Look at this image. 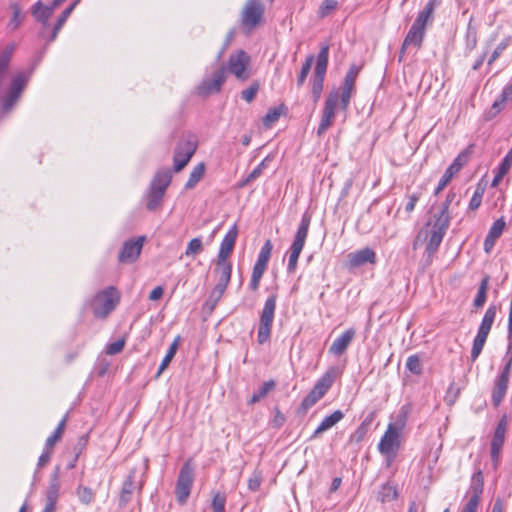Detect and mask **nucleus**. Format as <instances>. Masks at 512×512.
I'll return each instance as SVG.
<instances>
[{"instance_id": "5fc2aeb1", "label": "nucleus", "mask_w": 512, "mask_h": 512, "mask_svg": "<svg viewBox=\"0 0 512 512\" xmlns=\"http://www.w3.org/2000/svg\"><path fill=\"white\" fill-rule=\"evenodd\" d=\"M260 85L257 81H254L248 88L242 90L241 97L246 102L250 103L254 100L256 94L258 93Z\"/></svg>"}, {"instance_id": "f704fd0d", "label": "nucleus", "mask_w": 512, "mask_h": 512, "mask_svg": "<svg viewBox=\"0 0 512 512\" xmlns=\"http://www.w3.org/2000/svg\"><path fill=\"white\" fill-rule=\"evenodd\" d=\"M205 173V164L203 162L197 164L191 171L189 178L185 184V189H193L203 178Z\"/></svg>"}, {"instance_id": "58836bf2", "label": "nucleus", "mask_w": 512, "mask_h": 512, "mask_svg": "<svg viewBox=\"0 0 512 512\" xmlns=\"http://www.w3.org/2000/svg\"><path fill=\"white\" fill-rule=\"evenodd\" d=\"M488 284L489 276H485L480 282L476 297L473 301V306L475 308H481L485 304L487 299Z\"/></svg>"}, {"instance_id": "680f3d73", "label": "nucleus", "mask_w": 512, "mask_h": 512, "mask_svg": "<svg viewBox=\"0 0 512 512\" xmlns=\"http://www.w3.org/2000/svg\"><path fill=\"white\" fill-rule=\"evenodd\" d=\"M483 197V191H480L479 189H476L473 193L470 202H469V208L471 210H476L480 207Z\"/></svg>"}, {"instance_id": "864d4df0", "label": "nucleus", "mask_w": 512, "mask_h": 512, "mask_svg": "<svg viewBox=\"0 0 512 512\" xmlns=\"http://www.w3.org/2000/svg\"><path fill=\"white\" fill-rule=\"evenodd\" d=\"M338 2L336 0H323L318 9V16L320 18L327 17L332 11L336 10Z\"/></svg>"}, {"instance_id": "37998d69", "label": "nucleus", "mask_w": 512, "mask_h": 512, "mask_svg": "<svg viewBox=\"0 0 512 512\" xmlns=\"http://www.w3.org/2000/svg\"><path fill=\"white\" fill-rule=\"evenodd\" d=\"M315 57L314 55H308L301 67V70L297 76V86L300 88L304 85L308 74L310 73L311 67L314 63Z\"/></svg>"}, {"instance_id": "f03ea898", "label": "nucleus", "mask_w": 512, "mask_h": 512, "mask_svg": "<svg viewBox=\"0 0 512 512\" xmlns=\"http://www.w3.org/2000/svg\"><path fill=\"white\" fill-rule=\"evenodd\" d=\"M404 427L405 421L402 418L395 422H391L389 423L386 432L380 439L378 450L387 458L389 462L392 461L397 455V451L401 443L400 437Z\"/></svg>"}, {"instance_id": "a19ab883", "label": "nucleus", "mask_w": 512, "mask_h": 512, "mask_svg": "<svg viewBox=\"0 0 512 512\" xmlns=\"http://www.w3.org/2000/svg\"><path fill=\"white\" fill-rule=\"evenodd\" d=\"M274 387H275V382L273 380H269V381L264 382L252 394L249 402L250 403L259 402L261 399L265 398L267 396V394L274 389Z\"/></svg>"}, {"instance_id": "473e14b6", "label": "nucleus", "mask_w": 512, "mask_h": 512, "mask_svg": "<svg viewBox=\"0 0 512 512\" xmlns=\"http://www.w3.org/2000/svg\"><path fill=\"white\" fill-rule=\"evenodd\" d=\"M497 313V307L491 304L482 318L478 331L489 334Z\"/></svg>"}, {"instance_id": "c756f323", "label": "nucleus", "mask_w": 512, "mask_h": 512, "mask_svg": "<svg viewBox=\"0 0 512 512\" xmlns=\"http://www.w3.org/2000/svg\"><path fill=\"white\" fill-rule=\"evenodd\" d=\"M451 221V216L449 213L437 212L432 216L431 221L427 223L428 226H431V229L447 232Z\"/></svg>"}, {"instance_id": "9b49d317", "label": "nucleus", "mask_w": 512, "mask_h": 512, "mask_svg": "<svg viewBox=\"0 0 512 512\" xmlns=\"http://www.w3.org/2000/svg\"><path fill=\"white\" fill-rule=\"evenodd\" d=\"M194 480V468L190 461L183 464L180 469L176 483V497L179 503L183 504L187 501Z\"/></svg>"}, {"instance_id": "de8ad7c7", "label": "nucleus", "mask_w": 512, "mask_h": 512, "mask_svg": "<svg viewBox=\"0 0 512 512\" xmlns=\"http://www.w3.org/2000/svg\"><path fill=\"white\" fill-rule=\"evenodd\" d=\"M512 99V82L504 87L500 95V99L494 101L492 107L497 111H500L505 103Z\"/></svg>"}, {"instance_id": "b1692460", "label": "nucleus", "mask_w": 512, "mask_h": 512, "mask_svg": "<svg viewBox=\"0 0 512 512\" xmlns=\"http://www.w3.org/2000/svg\"><path fill=\"white\" fill-rule=\"evenodd\" d=\"M440 4V0H429L425 7L418 13L414 25L426 30L428 24H431L434 19L435 8Z\"/></svg>"}, {"instance_id": "1a4fd4ad", "label": "nucleus", "mask_w": 512, "mask_h": 512, "mask_svg": "<svg viewBox=\"0 0 512 512\" xmlns=\"http://www.w3.org/2000/svg\"><path fill=\"white\" fill-rule=\"evenodd\" d=\"M250 56L244 50H238L229 56L226 72L233 74L239 81H246L250 77Z\"/></svg>"}, {"instance_id": "a18cd8bd", "label": "nucleus", "mask_w": 512, "mask_h": 512, "mask_svg": "<svg viewBox=\"0 0 512 512\" xmlns=\"http://www.w3.org/2000/svg\"><path fill=\"white\" fill-rule=\"evenodd\" d=\"M76 495L79 501L84 505H89L94 501L95 494L89 487L79 485L76 489Z\"/></svg>"}, {"instance_id": "dca6fc26", "label": "nucleus", "mask_w": 512, "mask_h": 512, "mask_svg": "<svg viewBox=\"0 0 512 512\" xmlns=\"http://www.w3.org/2000/svg\"><path fill=\"white\" fill-rule=\"evenodd\" d=\"M226 80V68L221 66L218 68L212 78H205L198 86V93L203 96L216 94L220 92L223 83Z\"/></svg>"}, {"instance_id": "09e8293b", "label": "nucleus", "mask_w": 512, "mask_h": 512, "mask_svg": "<svg viewBox=\"0 0 512 512\" xmlns=\"http://www.w3.org/2000/svg\"><path fill=\"white\" fill-rule=\"evenodd\" d=\"M203 251V243L202 239L200 237L193 238L189 241L186 250L185 255L187 257H194L197 254L201 253Z\"/></svg>"}, {"instance_id": "20e7f679", "label": "nucleus", "mask_w": 512, "mask_h": 512, "mask_svg": "<svg viewBox=\"0 0 512 512\" xmlns=\"http://www.w3.org/2000/svg\"><path fill=\"white\" fill-rule=\"evenodd\" d=\"M329 45H322L316 57V65L311 78V93L314 103H317L322 95L325 75L328 68Z\"/></svg>"}, {"instance_id": "423d86ee", "label": "nucleus", "mask_w": 512, "mask_h": 512, "mask_svg": "<svg viewBox=\"0 0 512 512\" xmlns=\"http://www.w3.org/2000/svg\"><path fill=\"white\" fill-rule=\"evenodd\" d=\"M336 378V369H328L315 383L312 390L302 400L301 406L308 409L314 406L331 388Z\"/></svg>"}, {"instance_id": "6e6552de", "label": "nucleus", "mask_w": 512, "mask_h": 512, "mask_svg": "<svg viewBox=\"0 0 512 512\" xmlns=\"http://www.w3.org/2000/svg\"><path fill=\"white\" fill-rule=\"evenodd\" d=\"M197 149V140L195 136L188 135L183 137L177 144L174 152V170L181 171L190 161Z\"/></svg>"}, {"instance_id": "72a5a7b5", "label": "nucleus", "mask_w": 512, "mask_h": 512, "mask_svg": "<svg viewBox=\"0 0 512 512\" xmlns=\"http://www.w3.org/2000/svg\"><path fill=\"white\" fill-rule=\"evenodd\" d=\"M445 234L446 232L430 229L426 244V251L429 254H434L438 250Z\"/></svg>"}, {"instance_id": "052dcab7", "label": "nucleus", "mask_w": 512, "mask_h": 512, "mask_svg": "<svg viewBox=\"0 0 512 512\" xmlns=\"http://www.w3.org/2000/svg\"><path fill=\"white\" fill-rule=\"evenodd\" d=\"M504 366L501 369V374L510 376L511 368H512V351L511 347L508 348V351L503 357Z\"/></svg>"}, {"instance_id": "e2e57ef3", "label": "nucleus", "mask_w": 512, "mask_h": 512, "mask_svg": "<svg viewBox=\"0 0 512 512\" xmlns=\"http://www.w3.org/2000/svg\"><path fill=\"white\" fill-rule=\"evenodd\" d=\"M498 168L501 169V172H506L512 168V148L507 152L505 157L502 159L501 163L499 164Z\"/></svg>"}, {"instance_id": "f257e3e1", "label": "nucleus", "mask_w": 512, "mask_h": 512, "mask_svg": "<svg viewBox=\"0 0 512 512\" xmlns=\"http://www.w3.org/2000/svg\"><path fill=\"white\" fill-rule=\"evenodd\" d=\"M30 75L31 72L21 71L11 77L8 87L0 94V117L7 115L15 107L28 84Z\"/></svg>"}, {"instance_id": "bf43d9fd", "label": "nucleus", "mask_w": 512, "mask_h": 512, "mask_svg": "<svg viewBox=\"0 0 512 512\" xmlns=\"http://www.w3.org/2000/svg\"><path fill=\"white\" fill-rule=\"evenodd\" d=\"M124 345H125L124 339H118V340L107 345L106 353L109 355L118 354L123 350Z\"/></svg>"}, {"instance_id": "a878e982", "label": "nucleus", "mask_w": 512, "mask_h": 512, "mask_svg": "<svg viewBox=\"0 0 512 512\" xmlns=\"http://www.w3.org/2000/svg\"><path fill=\"white\" fill-rule=\"evenodd\" d=\"M136 488H137L136 472L130 471V473L126 477V479L123 483V486H122V490H121V494H120V498H119V507L120 508H125L126 505L131 501L132 495Z\"/></svg>"}, {"instance_id": "bb28decb", "label": "nucleus", "mask_w": 512, "mask_h": 512, "mask_svg": "<svg viewBox=\"0 0 512 512\" xmlns=\"http://www.w3.org/2000/svg\"><path fill=\"white\" fill-rule=\"evenodd\" d=\"M52 5H44L42 1H37L31 9L33 17L44 27L48 26V21L54 12Z\"/></svg>"}, {"instance_id": "774afa93", "label": "nucleus", "mask_w": 512, "mask_h": 512, "mask_svg": "<svg viewBox=\"0 0 512 512\" xmlns=\"http://www.w3.org/2000/svg\"><path fill=\"white\" fill-rule=\"evenodd\" d=\"M352 93H353V91H351V90L342 89L341 95L339 97H340L341 107L343 110L347 109V107L350 103Z\"/></svg>"}, {"instance_id": "3c124183", "label": "nucleus", "mask_w": 512, "mask_h": 512, "mask_svg": "<svg viewBox=\"0 0 512 512\" xmlns=\"http://www.w3.org/2000/svg\"><path fill=\"white\" fill-rule=\"evenodd\" d=\"M10 8L13 12V15L10 22L8 23V28L11 30H16L19 27L23 18L21 14V7L19 6L18 3H12Z\"/></svg>"}, {"instance_id": "393cba45", "label": "nucleus", "mask_w": 512, "mask_h": 512, "mask_svg": "<svg viewBox=\"0 0 512 512\" xmlns=\"http://www.w3.org/2000/svg\"><path fill=\"white\" fill-rule=\"evenodd\" d=\"M272 249H273L272 242L270 239H267L260 249L257 260L253 266L252 273L259 274V275L263 276V274L267 268L269 259L271 257Z\"/></svg>"}, {"instance_id": "f8f14e48", "label": "nucleus", "mask_w": 512, "mask_h": 512, "mask_svg": "<svg viewBox=\"0 0 512 512\" xmlns=\"http://www.w3.org/2000/svg\"><path fill=\"white\" fill-rule=\"evenodd\" d=\"M507 432V419L501 418V420L498 422L493 436L491 440V449H490V457L493 464L494 469H497L499 463H500V455L502 451V447L505 442Z\"/></svg>"}, {"instance_id": "ea45409f", "label": "nucleus", "mask_w": 512, "mask_h": 512, "mask_svg": "<svg viewBox=\"0 0 512 512\" xmlns=\"http://www.w3.org/2000/svg\"><path fill=\"white\" fill-rule=\"evenodd\" d=\"M164 194L165 193L162 192V190L150 187L149 193L147 195V209L149 211L156 210L161 205Z\"/></svg>"}, {"instance_id": "338daca9", "label": "nucleus", "mask_w": 512, "mask_h": 512, "mask_svg": "<svg viewBox=\"0 0 512 512\" xmlns=\"http://www.w3.org/2000/svg\"><path fill=\"white\" fill-rule=\"evenodd\" d=\"M419 198H420V195L416 194V193H413L408 196V202L405 205V211L407 213H411L414 210Z\"/></svg>"}, {"instance_id": "a211bd4d", "label": "nucleus", "mask_w": 512, "mask_h": 512, "mask_svg": "<svg viewBox=\"0 0 512 512\" xmlns=\"http://www.w3.org/2000/svg\"><path fill=\"white\" fill-rule=\"evenodd\" d=\"M263 15V7L255 0H249L243 10L242 22L245 26H256Z\"/></svg>"}, {"instance_id": "5701e85b", "label": "nucleus", "mask_w": 512, "mask_h": 512, "mask_svg": "<svg viewBox=\"0 0 512 512\" xmlns=\"http://www.w3.org/2000/svg\"><path fill=\"white\" fill-rule=\"evenodd\" d=\"M505 226L506 222L503 217L493 222L484 240L483 248L486 253H490L492 251L495 242L502 235Z\"/></svg>"}, {"instance_id": "49530a36", "label": "nucleus", "mask_w": 512, "mask_h": 512, "mask_svg": "<svg viewBox=\"0 0 512 512\" xmlns=\"http://www.w3.org/2000/svg\"><path fill=\"white\" fill-rule=\"evenodd\" d=\"M512 40L511 36L505 37L494 49L491 56L489 57L487 64L491 66L503 53V51L510 45Z\"/></svg>"}, {"instance_id": "c85d7f7f", "label": "nucleus", "mask_w": 512, "mask_h": 512, "mask_svg": "<svg viewBox=\"0 0 512 512\" xmlns=\"http://www.w3.org/2000/svg\"><path fill=\"white\" fill-rule=\"evenodd\" d=\"M60 489V481H59V467H56L55 471L52 473L49 481V486L46 492V503L47 504H57L58 495Z\"/></svg>"}, {"instance_id": "e433bc0d", "label": "nucleus", "mask_w": 512, "mask_h": 512, "mask_svg": "<svg viewBox=\"0 0 512 512\" xmlns=\"http://www.w3.org/2000/svg\"><path fill=\"white\" fill-rule=\"evenodd\" d=\"M179 342H180V336H177L174 339V341L171 343L165 357L163 358V360L158 368L156 376H160L163 373V371L168 367V365L170 364V362L172 361V359L174 358V356L178 350Z\"/></svg>"}, {"instance_id": "7c9ffc66", "label": "nucleus", "mask_w": 512, "mask_h": 512, "mask_svg": "<svg viewBox=\"0 0 512 512\" xmlns=\"http://www.w3.org/2000/svg\"><path fill=\"white\" fill-rule=\"evenodd\" d=\"M172 174L168 169L159 170L150 183L151 188L160 189L165 193L171 182Z\"/></svg>"}, {"instance_id": "9d476101", "label": "nucleus", "mask_w": 512, "mask_h": 512, "mask_svg": "<svg viewBox=\"0 0 512 512\" xmlns=\"http://www.w3.org/2000/svg\"><path fill=\"white\" fill-rule=\"evenodd\" d=\"M484 489V476L480 469L475 471L471 477L467 495V503L463 506L461 512H477L481 495Z\"/></svg>"}, {"instance_id": "ddd939ff", "label": "nucleus", "mask_w": 512, "mask_h": 512, "mask_svg": "<svg viewBox=\"0 0 512 512\" xmlns=\"http://www.w3.org/2000/svg\"><path fill=\"white\" fill-rule=\"evenodd\" d=\"M339 100V92L334 90L329 93L325 100L324 109L322 112V117L317 129V135L322 136L327 129L331 126L333 119L335 117V110Z\"/></svg>"}, {"instance_id": "4be33fe9", "label": "nucleus", "mask_w": 512, "mask_h": 512, "mask_svg": "<svg viewBox=\"0 0 512 512\" xmlns=\"http://www.w3.org/2000/svg\"><path fill=\"white\" fill-rule=\"evenodd\" d=\"M510 376L499 373L495 378L491 390V400L494 406H499L503 401L509 386Z\"/></svg>"}, {"instance_id": "4c0bfd02", "label": "nucleus", "mask_w": 512, "mask_h": 512, "mask_svg": "<svg viewBox=\"0 0 512 512\" xmlns=\"http://www.w3.org/2000/svg\"><path fill=\"white\" fill-rule=\"evenodd\" d=\"M489 334L477 331L471 349V361L474 362L481 354Z\"/></svg>"}, {"instance_id": "c9c22d12", "label": "nucleus", "mask_w": 512, "mask_h": 512, "mask_svg": "<svg viewBox=\"0 0 512 512\" xmlns=\"http://www.w3.org/2000/svg\"><path fill=\"white\" fill-rule=\"evenodd\" d=\"M397 497H398L397 488H396V486H394L390 483H386V484L382 485L378 492V495H377V499L379 501H381L382 503L391 502V501L397 499Z\"/></svg>"}, {"instance_id": "4d7b16f0", "label": "nucleus", "mask_w": 512, "mask_h": 512, "mask_svg": "<svg viewBox=\"0 0 512 512\" xmlns=\"http://www.w3.org/2000/svg\"><path fill=\"white\" fill-rule=\"evenodd\" d=\"M341 418H324L320 425L314 431L313 437H317L324 431L333 427Z\"/></svg>"}, {"instance_id": "6e6d98bb", "label": "nucleus", "mask_w": 512, "mask_h": 512, "mask_svg": "<svg viewBox=\"0 0 512 512\" xmlns=\"http://www.w3.org/2000/svg\"><path fill=\"white\" fill-rule=\"evenodd\" d=\"M226 505V496L224 494L216 493L212 499L213 512H224Z\"/></svg>"}, {"instance_id": "8fccbe9b", "label": "nucleus", "mask_w": 512, "mask_h": 512, "mask_svg": "<svg viewBox=\"0 0 512 512\" xmlns=\"http://www.w3.org/2000/svg\"><path fill=\"white\" fill-rule=\"evenodd\" d=\"M465 40L467 51L471 52L476 48L478 42L477 30L471 25V23L468 24Z\"/></svg>"}, {"instance_id": "7ed1b4c3", "label": "nucleus", "mask_w": 512, "mask_h": 512, "mask_svg": "<svg viewBox=\"0 0 512 512\" xmlns=\"http://www.w3.org/2000/svg\"><path fill=\"white\" fill-rule=\"evenodd\" d=\"M312 216L310 213L305 212L302 217L300 224L297 228V231L294 235L292 244L289 248V258H288V265H287V271L289 273H294L297 268V263L299 256L303 250V247L305 245L308 231L310 227Z\"/></svg>"}, {"instance_id": "412c9836", "label": "nucleus", "mask_w": 512, "mask_h": 512, "mask_svg": "<svg viewBox=\"0 0 512 512\" xmlns=\"http://www.w3.org/2000/svg\"><path fill=\"white\" fill-rule=\"evenodd\" d=\"M216 272L219 274L218 283L210 295V298L213 300L214 304H216L221 299L230 282L232 266L216 268Z\"/></svg>"}, {"instance_id": "f3484780", "label": "nucleus", "mask_w": 512, "mask_h": 512, "mask_svg": "<svg viewBox=\"0 0 512 512\" xmlns=\"http://www.w3.org/2000/svg\"><path fill=\"white\" fill-rule=\"evenodd\" d=\"M468 161V152L464 151L461 152L449 165V167L445 170L444 174L442 175L441 179L439 180V183L434 191L435 195H438L451 181L453 176L457 174L461 168L467 163Z\"/></svg>"}, {"instance_id": "aec40b11", "label": "nucleus", "mask_w": 512, "mask_h": 512, "mask_svg": "<svg viewBox=\"0 0 512 512\" xmlns=\"http://www.w3.org/2000/svg\"><path fill=\"white\" fill-rule=\"evenodd\" d=\"M356 331L354 328L345 330L340 336H338L331 346L329 347V353L334 356H341L345 353L351 342L355 337Z\"/></svg>"}, {"instance_id": "0eeeda50", "label": "nucleus", "mask_w": 512, "mask_h": 512, "mask_svg": "<svg viewBox=\"0 0 512 512\" xmlns=\"http://www.w3.org/2000/svg\"><path fill=\"white\" fill-rule=\"evenodd\" d=\"M119 303V295L114 287H109L99 292L92 302V309L95 317L105 318Z\"/></svg>"}, {"instance_id": "39448f33", "label": "nucleus", "mask_w": 512, "mask_h": 512, "mask_svg": "<svg viewBox=\"0 0 512 512\" xmlns=\"http://www.w3.org/2000/svg\"><path fill=\"white\" fill-rule=\"evenodd\" d=\"M277 296L276 294L270 295L262 308L259 318V325L257 331V342L259 344L266 343L271 335L272 325L275 317Z\"/></svg>"}, {"instance_id": "4468645a", "label": "nucleus", "mask_w": 512, "mask_h": 512, "mask_svg": "<svg viewBox=\"0 0 512 512\" xmlns=\"http://www.w3.org/2000/svg\"><path fill=\"white\" fill-rule=\"evenodd\" d=\"M238 235L237 226L234 224L228 232L225 234L224 238L221 241L218 256H217V268H224L227 266H232L231 263L227 261V258L233 251L235 246V242Z\"/></svg>"}, {"instance_id": "603ef678", "label": "nucleus", "mask_w": 512, "mask_h": 512, "mask_svg": "<svg viewBox=\"0 0 512 512\" xmlns=\"http://www.w3.org/2000/svg\"><path fill=\"white\" fill-rule=\"evenodd\" d=\"M406 367L411 373L415 375H420L423 371L421 360L416 354L408 357Z\"/></svg>"}, {"instance_id": "2f4dec72", "label": "nucleus", "mask_w": 512, "mask_h": 512, "mask_svg": "<svg viewBox=\"0 0 512 512\" xmlns=\"http://www.w3.org/2000/svg\"><path fill=\"white\" fill-rule=\"evenodd\" d=\"M76 6L77 2H73L61 13L52 29V33L48 39L49 42H52L57 38L58 33L60 32V30L62 29V27L64 26V24L66 23L67 19L69 18V16L71 15Z\"/></svg>"}, {"instance_id": "c03bdc74", "label": "nucleus", "mask_w": 512, "mask_h": 512, "mask_svg": "<svg viewBox=\"0 0 512 512\" xmlns=\"http://www.w3.org/2000/svg\"><path fill=\"white\" fill-rule=\"evenodd\" d=\"M268 157L263 159L241 182L240 187L247 186L251 182L255 181L263 173V170L267 167Z\"/></svg>"}, {"instance_id": "cd10ccee", "label": "nucleus", "mask_w": 512, "mask_h": 512, "mask_svg": "<svg viewBox=\"0 0 512 512\" xmlns=\"http://www.w3.org/2000/svg\"><path fill=\"white\" fill-rule=\"evenodd\" d=\"M425 34L426 30L412 24L407 35L404 38V48L414 46L419 49L422 46Z\"/></svg>"}, {"instance_id": "0e129e2a", "label": "nucleus", "mask_w": 512, "mask_h": 512, "mask_svg": "<svg viewBox=\"0 0 512 512\" xmlns=\"http://www.w3.org/2000/svg\"><path fill=\"white\" fill-rule=\"evenodd\" d=\"M262 477L259 473H254L248 480V488L251 491H257L260 488Z\"/></svg>"}, {"instance_id": "79ce46f5", "label": "nucleus", "mask_w": 512, "mask_h": 512, "mask_svg": "<svg viewBox=\"0 0 512 512\" xmlns=\"http://www.w3.org/2000/svg\"><path fill=\"white\" fill-rule=\"evenodd\" d=\"M360 67L353 64L345 75L342 89L354 91L355 82L359 75Z\"/></svg>"}, {"instance_id": "6ab92c4d", "label": "nucleus", "mask_w": 512, "mask_h": 512, "mask_svg": "<svg viewBox=\"0 0 512 512\" xmlns=\"http://www.w3.org/2000/svg\"><path fill=\"white\" fill-rule=\"evenodd\" d=\"M347 258L348 266L350 268H357L365 265L366 263L374 264L377 260L374 250L368 247L349 253Z\"/></svg>"}, {"instance_id": "69168bd1", "label": "nucleus", "mask_w": 512, "mask_h": 512, "mask_svg": "<svg viewBox=\"0 0 512 512\" xmlns=\"http://www.w3.org/2000/svg\"><path fill=\"white\" fill-rule=\"evenodd\" d=\"M459 392V387H457L455 383H451L446 393V400L452 403L457 398Z\"/></svg>"}, {"instance_id": "2eb2a0df", "label": "nucleus", "mask_w": 512, "mask_h": 512, "mask_svg": "<svg viewBox=\"0 0 512 512\" xmlns=\"http://www.w3.org/2000/svg\"><path fill=\"white\" fill-rule=\"evenodd\" d=\"M144 241V236L125 241L118 255L119 262L127 264L135 262L141 253Z\"/></svg>"}, {"instance_id": "13d9d810", "label": "nucleus", "mask_w": 512, "mask_h": 512, "mask_svg": "<svg viewBox=\"0 0 512 512\" xmlns=\"http://www.w3.org/2000/svg\"><path fill=\"white\" fill-rule=\"evenodd\" d=\"M280 115L281 113L278 108L270 109L263 118V125L265 127H270L274 122H276L280 118Z\"/></svg>"}]
</instances>
